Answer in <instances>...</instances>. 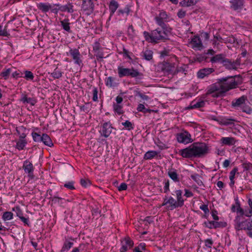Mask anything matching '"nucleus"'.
I'll return each mask as SVG.
<instances>
[{"label":"nucleus","instance_id":"nucleus-13","mask_svg":"<svg viewBox=\"0 0 252 252\" xmlns=\"http://www.w3.org/2000/svg\"><path fill=\"white\" fill-rule=\"evenodd\" d=\"M22 168L25 173L28 174V176L30 178H33L34 167L31 161L28 159L25 160L23 162Z\"/></svg>","mask_w":252,"mask_h":252},{"label":"nucleus","instance_id":"nucleus-61","mask_svg":"<svg viewBox=\"0 0 252 252\" xmlns=\"http://www.w3.org/2000/svg\"><path fill=\"white\" fill-rule=\"evenodd\" d=\"M12 210L16 212L17 216L18 217L19 219H20V217H23L22 211L19 207H17L16 208H14Z\"/></svg>","mask_w":252,"mask_h":252},{"label":"nucleus","instance_id":"nucleus-18","mask_svg":"<svg viewBox=\"0 0 252 252\" xmlns=\"http://www.w3.org/2000/svg\"><path fill=\"white\" fill-rule=\"evenodd\" d=\"M247 97L245 95L234 99L231 103L233 107L235 108L237 110H239L241 107L247 101Z\"/></svg>","mask_w":252,"mask_h":252},{"label":"nucleus","instance_id":"nucleus-30","mask_svg":"<svg viewBox=\"0 0 252 252\" xmlns=\"http://www.w3.org/2000/svg\"><path fill=\"white\" fill-rule=\"evenodd\" d=\"M238 110L242 111L248 114H251L252 113V108L251 107L250 103L248 100L247 101H245L244 104H243Z\"/></svg>","mask_w":252,"mask_h":252},{"label":"nucleus","instance_id":"nucleus-54","mask_svg":"<svg viewBox=\"0 0 252 252\" xmlns=\"http://www.w3.org/2000/svg\"><path fill=\"white\" fill-rule=\"evenodd\" d=\"M163 184H164V187H163L164 192L165 193H167L170 190V189H169V185H170L169 181L168 180H164V181H163Z\"/></svg>","mask_w":252,"mask_h":252},{"label":"nucleus","instance_id":"nucleus-2","mask_svg":"<svg viewBox=\"0 0 252 252\" xmlns=\"http://www.w3.org/2000/svg\"><path fill=\"white\" fill-rule=\"evenodd\" d=\"M209 147L203 142H194L188 147L181 149L179 154L184 158H199L204 157L208 153Z\"/></svg>","mask_w":252,"mask_h":252},{"label":"nucleus","instance_id":"nucleus-26","mask_svg":"<svg viewBox=\"0 0 252 252\" xmlns=\"http://www.w3.org/2000/svg\"><path fill=\"white\" fill-rule=\"evenodd\" d=\"M140 56L143 59L147 61H150L153 59V52L152 50L148 49L143 50L140 53Z\"/></svg>","mask_w":252,"mask_h":252},{"label":"nucleus","instance_id":"nucleus-52","mask_svg":"<svg viewBox=\"0 0 252 252\" xmlns=\"http://www.w3.org/2000/svg\"><path fill=\"white\" fill-rule=\"evenodd\" d=\"M74 182L73 181H69V182H67L65 183L64 184L63 186H64V187H65L68 189L73 190V189H75V187L74 186Z\"/></svg>","mask_w":252,"mask_h":252},{"label":"nucleus","instance_id":"nucleus-14","mask_svg":"<svg viewBox=\"0 0 252 252\" xmlns=\"http://www.w3.org/2000/svg\"><path fill=\"white\" fill-rule=\"evenodd\" d=\"M168 16L166 12L161 11L159 14L157 15L155 20L158 25L159 27H168L165 22L167 21Z\"/></svg>","mask_w":252,"mask_h":252},{"label":"nucleus","instance_id":"nucleus-44","mask_svg":"<svg viewBox=\"0 0 252 252\" xmlns=\"http://www.w3.org/2000/svg\"><path fill=\"white\" fill-rule=\"evenodd\" d=\"M13 218V214L11 212H5L2 216V219L4 221L10 220Z\"/></svg>","mask_w":252,"mask_h":252},{"label":"nucleus","instance_id":"nucleus-22","mask_svg":"<svg viewBox=\"0 0 252 252\" xmlns=\"http://www.w3.org/2000/svg\"><path fill=\"white\" fill-rule=\"evenodd\" d=\"M222 145L233 146L236 143V140L232 137H222L220 139Z\"/></svg>","mask_w":252,"mask_h":252},{"label":"nucleus","instance_id":"nucleus-42","mask_svg":"<svg viewBox=\"0 0 252 252\" xmlns=\"http://www.w3.org/2000/svg\"><path fill=\"white\" fill-rule=\"evenodd\" d=\"M197 1V0H182L180 3L182 6L189 7L194 5Z\"/></svg>","mask_w":252,"mask_h":252},{"label":"nucleus","instance_id":"nucleus-3","mask_svg":"<svg viewBox=\"0 0 252 252\" xmlns=\"http://www.w3.org/2000/svg\"><path fill=\"white\" fill-rule=\"evenodd\" d=\"M171 32V29L169 27H159L152 31L151 33L144 31L143 35L146 41L157 43L159 40L167 39Z\"/></svg>","mask_w":252,"mask_h":252},{"label":"nucleus","instance_id":"nucleus-36","mask_svg":"<svg viewBox=\"0 0 252 252\" xmlns=\"http://www.w3.org/2000/svg\"><path fill=\"white\" fill-rule=\"evenodd\" d=\"M16 144L15 146V148L19 151H21L23 150L26 147L27 144V141L26 140L18 139V140L16 141Z\"/></svg>","mask_w":252,"mask_h":252},{"label":"nucleus","instance_id":"nucleus-60","mask_svg":"<svg viewBox=\"0 0 252 252\" xmlns=\"http://www.w3.org/2000/svg\"><path fill=\"white\" fill-rule=\"evenodd\" d=\"M199 209L201 210H202L204 214H208L209 212V210L208 207V205L206 204H202L200 206Z\"/></svg>","mask_w":252,"mask_h":252},{"label":"nucleus","instance_id":"nucleus-37","mask_svg":"<svg viewBox=\"0 0 252 252\" xmlns=\"http://www.w3.org/2000/svg\"><path fill=\"white\" fill-rule=\"evenodd\" d=\"M190 177L198 186L204 187L202 181V177L199 174L196 173L192 174Z\"/></svg>","mask_w":252,"mask_h":252},{"label":"nucleus","instance_id":"nucleus-39","mask_svg":"<svg viewBox=\"0 0 252 252\" xmlns=\"http://www.w3.org/2000/svg\"><path fill=\"white\" fill-rule=\"evenodd\" d=\"M61 24L64 31L68 32H71L70 23L68 19H64V20L61 21Z\"/></svg>","mask_w":252,"mask_h":252},{"label":"nucleus","instance_id":"nucleus-56","mask_svg":"<svg viewBox=\"0 0 252 252\" xmlns=\"http://www.w3.org/2000/svg\"><path fill=\"white\" fill-rule=\"evenodd\" d=\"M89 103H86L85 105H79V107L80 110L82 112H88L89 111Z\"/></svg>","mask_w":252,"mask_h":252},{"label":"nucleus","instance_id":"nucleus-41","mask_svg":"<svg viewBox=\"0 0 252 252\" xmlns=\"http://www.w3.org/2000/svg\"><path fill=\"white\" fill-rule=\"evenodd\" d=\"M223 64L229 69H236L238 66V64L236 63L231 62L227 59Z\"/></svg>","mask_w":252,"mask_h":252},{"label":"nucleus","instance_id":"nucleus-33","mask_svg":"<svg viewBox=\"0 0 252 252\" xmlns=\"http://www.w3.org/2000/svg\"><path fill=\"white\" fill-rule=\"evenodd\" d=\"M60 11L62 12H67L72 13L74 12L73 6L72 3H68L65 5H61L60 6Z\"/></svg>","mask_w":252,"mask_h":252},{"label":"nucleus","instance_id":"nucleus-12","mask_svg":"<svg viewBox=\"0 0 252 252\" xmlns=\"http://www.w3.org/2000/svg\"><path fill=\"white\" fill-rule=\"evenodd\" d=\"M121 247L120 249V252H126L132 248L134 243L128 237L124 238L121 242Z\"/></svg>","mask_w":252,"mask_h":252},{"label":"nucleus","instance_id":"nucleus-6","mask_svg":"<svg viewBox=\"0 0 252 252\" xmlns=\"http://www.w3.org/2000/svg\"><path fill=\"white\" fill-rule=\"evenodd\" d=\"M118 74L120 78L125 76H131V77L135 78L140 75V73L138 70L133 68H125L123 66H118Z\"/></svg>","mask_w":252,"mask_h":252},{"label":"nucleus","instance_id":"nucleus-45","mask_svg":"<svg viewBox=\"0 0 252 252\" xmlns=\"http://www.w3.org/2000/svg\"><path fill=\"white\" fill-rule=\"evenodd\" d=\"M122 54L124 58H127L129 60L132 61L131 56H133V53L129 52L128 50L126 49L124 47L123 48Z\"/></svg>","mask_w":252,"mask_h":252},{"label":"nucleus","instance_id":"nucleus-40","mask_svg":"<svg viewBox=\"0 0 252 252\" xmlns=\"http://www.w3.org/2000/svg\"><path fill=\"white\" fill-rule=\"evenodd\" d=\"M11 71V68H5L0 73V76L4 80H7Z\"/></svg>","mask_w":252,"mask_h":252},{"label":"nucleus","instance_id":"nucleus-64","mask_svg":"<svg viewBox=\"0 0 252 252\" xmlns=\"http://www.w3.org/2000/svg\"><path fill=\"white\" fill-rule=\"evenodd\" d=\"M184 191V196H186L187 198H189L193 196V194L191 192V191H190L189 189H185Z\"/></svg>","mask_w":252,"mask_h":252},{"label":"nucleus","instance_id":"nucleus-20","mask_svg":"<svg viewBox=\"0 0 252 252\" xmlns=\"http://www.w3.org/2000/svg\"><path fill=\"white\" fill-rule=\"evenodd\" d=\"M105 85L108 88H115L119 85L118 81L116 77L109 76L105 79Z\"/></svg>","mask_w":252,"mask_h":252},{"label":"nucleus","instance_id":"nucleus-55","mask_svg":"<svg viewBox=\"0 0 252 252\" xmlns=\"http://www.w3.org/2000/svg\"><path fill=\"white\" fill-rule=\"evenodd\" d=\"M61 6V4L59 3H56L53 4L52 6V8L50 9L52 12L57 14L59 12V11H60V6Z\"/></svg>","mask_w":252,"mask_h":252},{"label":"nucleus","instance_id":"nucleus-31","mask_svg":"<svg viewBox=\"0 0 252 252\" xmlns=\"http://www.w3.org/2000/svg\"><path fill=\"white\" fill-rule=\"evenodd\" d=\"M50 199L53 203L60 205L63 204V201L65 200L64 198L60 197L58 192H56L53 196L50 197Z\"/></svg>","mask_w":252,"mask_h":252},{"label":"nucleus","instance_id":"nucleus-28","mask_svg":"<svg viewBox=\"0 0 252 252\" xmlns=\"http://www.w3.org/2000/svg\"><path fill=\"white\" fill-rule=\"evenodd\" d=\"M159 152L156 151L150 150L147 151L143 156L144 160H151L158 156Z\"/></svg>","mask_w":252,"mask_h":252},{"label":"nucleus","instance_id":"nucleus-43","mask_svg":"<svg viewBox=\"0 0 252 252\" xmlns=\"http://www.w3.org/2000/svg\"><path fill=\"white\" fill-rule=\"evenodd\" d=\"M205 102L203 100L193 101L190 104L191 108H198L204 106Z\"/></svg>","mask_w":252,"mask_h":252},{"label":"nucleus","instance_id":"nucleus-24","mask_svg":"<svg viewBox=\"0 0 252 252\" xmlns=\"http://www.w3.org/2000/svg\"><path fill=\"white\" fill-rule=\"evenodd\" d=\"M36 6L38 9L44 13L48 12L52 7V5L48 2H40L37 3Z\"/></svg>","mask_w":252,"mask_h":252},{"label":"nucleus","instance_id":"nucleus-38","mask_svg":"<svg viewBox=\"0 0 252 252\" xmlns=\"http://www.w3.org/2000/svg\"><path fill=\"white\" fill-rule=\"evenodd\" d=\"M113 108L114 112L118 115L122 114L124 112L123 104H113Z\"/></svg>","mask_w":252,"mask_h":252},{"label":"nucleus","instance_id":"nucleus-51","mask_svg":"<svg viewBox=\"0 0 252 252\" xmlns=\"http://www.w3.org/2000/svg\"><path fill=\"white\" fill-rule=\"evenodd\" d=\"M80 184L84 188H87L91 184V181L89 180L85 179H81L80 180Z\"/></svg>","mask_w":252,"mask_h":252},{"label":"nucleus","instance_id":"nucleus-53","mask_svg":"<svg viewBox=\"0 0 252 252\" xmlns=\"http://www.w3.org/2000/svg\"><path fill=\"white\" fill-rule=\"evenodd\" d=\"M244 171H249L252 170V163L250 162H244L242 164Z\"/></svg>","mask_w":252,"mask_h":252},{"label":"nucleus","instance_id":"nucleus-59","mask_svg":"<svg viewBox=\"0 0 252 252\" xmlns=\"http://www.w3.org/2000/svg\"><path fill=\"white\" fill-rule=\"evenodd\" d=\"M238 171V168L237 167L234 168L230 172L229 179L230 180H234L235 176Z\"/></svg>","mask_w":252,"mask_h":252},{"label":"nucleus","instance_id":"nucleus-17","mask_svg":"<svg viewBox=\"0 0 252 252\" xmlns=\"http://www.w3.org/2000/svg\"><path fill=\"white\" fill-rule=\"evenodd\" d=\"M190 44L192 48L194 50H200L203 47L202 41L197 35H194L191 38Z\"/></svg>","mask_w":252,"mask_h":252},{"label":"nucleus","instance_id":"nucleus-7","mask_svg":"<svg viewBox=\"0 0 252 252\" xmlns=\"http://www.w3.org/2000/svg\"><path fill=\"white\" fill-rule=\"evenodd\" d=\"M66 55L71 57L75 64L79 66L83 65L82 56L78 49L69 48V51L66 53Z\"/></svg>","mask_w":252,"mask_h":252},{"label":"nucleus","instance_id":"nucleus-58","mask_svg":"<svg viewBox=\"0 0 252 252\" xmlns=\"http://www.w3.org/2000/svg\"><path fill=\"white\" fill-rule=\"evenodd\" d=\"M93 100L94 101L96 102L98 101V90L97 88L96 87H94L93 90Z\"/></svg>","mask_w":252,"mask_h":252},{"label":"nucleus","instance_id":"nucleus-10","mask_svg":"<svg viewBox=\"0 0 252 252\" xmlns=\"http://www.w3.org/2000/svg\"><path fill=\"white\" fill-rule=\"evenodd\" d=\"M177 141L180 143L187 144L193 141L190 134L187 131H184L177 134Z\"/></svg>","mask_w":252,"mask_h":252},{"label":"nucleus","instance_id":"nucleus-5","mask_svg":"<svg viewBox=\"0 0 252 252\" xmlns=\"http://www.w3.org/2000/svg\"><path fill=\"white\" fill-rule=\"evenodd\" d=\"M31 134L33 140L35 142H42L45 145L49 147H52L54 146V144L51 138L48 134L46 133H43L41 135L39 133L35 132H32Z\"/></svg>","mask_w":252,"mask_h":252},{"label":"nucleus","instance_id":"nucleus-63","mask_svg":"<svg viewBox=\"0 0 252 252\" xmlns=\"http://www.w3.org/2000/svg\"><path fill=\"white\" fill-rule=\"evenodd\" d=\"M23 73L21 72L15 71L12 73V76L13 78H18L20 77H23Z\"/></svg>","mask_w":252,"mask_h":252},{"label":"nucleus","instance_id":"nucleus-49","mask_svg":"<svg viewBox=\"0 0 252 252\" xmlns=\"http://www.w3.org/2000/svg\"><path fill=\"white\" fill-rule=\"evenodd\" d=\"M135 34H136L133 27L132 25L129 26L127 29L128 36L130 38H132L135 36Z\"/></svg>","mask_w":252,"mask_h":252},{"label":"nucleus","instance_id":"nucleus-46","mask_svg":"<svg viewBox=\"0 0 252 252\" xmlns=\"http://www.w3.org/2000/svg\"><path fill=\"white\" fill-rule=\"evenodd\" d=\"M25 76H23L27 80L32 81L34 78L33 74L29 70H26L24 71Z\"/></svg>","mask_w":252,"mask_h":252},{"label":"nucleus","instance_id":"nucleus-23","mask_svg":"<svg viewBox=\"0 0 252 252\" xmlns=\"http://www.w3.org/2000/svg\"><path fill=\"white\" fill-rule=\"evenodd\" d=\"M214 69L212 68H205L200 69L197 72V77L199 78H204L205 77L208 76L213 72Z\"/></svg>","mask_w":252,"mask_h":252},{"label":"nucleus","instance_id":"nucleus-32","mask_svg":"<svg viewBox=\"0 0 252 252\" xmlns=\"http://www.w3.org/2000/svg\"><path fill=\"white\" fill-rule=\"evenodd\" d=\"M203 224L204 226L209 229L217 228L220 227V223L217 221H206Z\"/></svg>","mask_w":252,"mask_h":252},{"label":"nucleus","instance_id":"nucleus-57","mask_svg":"<svg viewBox=\"0 0 252 252\" xmlns=\"http://www.w3.org/2000/svg\"><path fill=\"white\" fill-rule=\"evenodd\" d=\"M237 205L236 212L239 213L241 216H243L245 214L244 211L240 206V204L239 201H237L236 203Z\"/></svg>","mask_w":252,"mask_h":252},{"label":"nucleus","instance_id":"nucleus-62","mask_svg":"<svg viewBox=\"0 0 252 252\" xmlns=\"http://www.w3.org/2000/svg\"><path fill=\"white\" fill-rule=\"evenodd\" d=\"M205 245L208 248H211L213 244V241L212 239H207L204 241Z\"/></svg>","mask_w":252,"mask_h":252},{"label":"nucleus","instance_id":"nucleus-15","mask_svg":"<svg viewBox=\"0 0 252 252\" xmlns=\"http://www.w3.org/2000/svg\"><path fill=\"white\" fill-rule=\"evenodd\" d=\"M74 239L71 236L65 237L61 252H67L74 245Z\"/></svg>","mask_w":252,"mask_h":252},{"label":"nucleus","instance_id":"nucleus-19","mask_svg":"<svg viewBox=\"0 0 252 252\" xmlns=\"http://www.w3.org/2000/svg\"><path fill=\"white\" fill-rule=\"evenodd\" d=\"M183 191L180 189H176L172 193V194L176 197L177 202H178L182 207L184 206L185 201L183 198Z\"/></svg>","mask_w":252,"mask_h":252},{"label":"nucleus","instance_id":"nucleus-1","mask_svg":"<svg viewBox=\"0 0 252 252\" xmlns=\"http://www.w3.org/2000/svg\"><path fill=\"white\" fill-rule=\"evenodd\" d=\"M239 83L235 76H229L220 79V81L210 86L207 94L213 97H219L223 95L227 91L236 88Z\"/></svg>","mask_w":252,"mask_h":252},{"label":"nucleus","instance_id":"nucleus-35","mask_svg":"<svg viewBox=\"0 0 252 252\" xmlns=\"http://www.w3.org/2000/svg\"><path fill=\"white\" fill-rule=\"evenodd\" d=\"M63 72L61 69L56 67L53 71L50 73V76L52 77L54 79H59L63 76Z\"/></svg>","mask_w":252,"mask_h":252},{"label":"nucleus","instance_id":"nucleus-50","mask_svg":"<svg viewBox=\"0 0 252 252\" xmlns=\"http://www.w3.org/2000/svg\"><path fill=\"white\" fill-rule=\"evenodd\" d=\"M235 120L231 118H223L222 119L221 123L225 126L231 125L234 124Z\"/></svg>","mask_w":252,"mask_h":252},{"label":"nucleus","instance_id":"nucleus-25","mask_svg":"<svg viewBox=\"0 0 252 252\" xmlns=\"http://www.w3.org/2000/svg\"><path fill=\"white\" fill-rule=\"evenodd\" d=\"M231 7L234 10L241 9L242 8L244 1L243 0H231Z\"/></svg>","mask_w":252,"mask_h":252},{"label":"nucleus","instance_id":"nucleus-27","mask_svg":"<svg viewBox=\"0 0 252 252\" xmlns=\"http://www.w3.org/2000/svg\"><path fill=\"white\" fill-rule=\"evenodd\" d=\"M226 59L223 54H218L211 58L210 61L212 63H222L224 64Z\"/></svg>","mask_w":252,"mask_h":252},{"label":"nucleus","instance_id":"nucleus-21","mask_svg":"<svg viewBox=\"0 0 252 252\" xmlns=\"http://www.w3.org/2000/svg\"><path fill=\"white\" fill-rule=\"evenodd\" d=\"M20 100L24 104H30L32 106H34L36 103V100L35 98L28 97L27 94H21Z\"/></svg>","mask_w":252,"mask_h":252},{"label":"nucleus","instance_id":"nucleus-11","mask_svg":"<svg viewBox=\"0 0 252 252\" xmlns=\"http://www.w3.org/2000/svg\"><path fill=\"white\" fill-rule=\"evenodd\" d=\"M82 9L86 12V14L90 15L92 14L94 10V3L93 0H82Z\"/></svg>","mask_w":252,"mask_h":252},{"label":"nucleus","instance_id":"nucleus-8","mask_svg":"<svg viewBox=\"0 0 252 252\" xmlns=\"http://www.w3.org/2000/svg\"><path fill=\"white\" fill-rule=\"evenodd\" d=\"M162 206H166V208L167 210L171 211L177 208L182 207L176 199L171 196H165L163 198Z\"/></svg>","mask_w":252,"mask_h":252},{"label":"nucleus","instance_id":"nucleus-4","mask_svg":"<svg viewBox=\"0 0 252 252\" xmlns=\"http://www.w3.org/2000/svg\"><path fill=\"white\" fill-rule=\"evenodd\" d=\"M234 227L236 230H252V220L246 219L241 221L240 216H237L234 220Z\"/></svg>","mask_w":252,"mask_h":252},{"label":"nucleus","instance_id":"nucleus-9","mask_svg":"<svg viewBox=\"0 0 252 252\" xmlns=\"http://www.w3.org/2000/svg\"><path fill=\"white\" fill-rule=\"evenodd\" d=\"M114 129L110 121L104 122L101 124L100 126L99 132L101 136L107 138L112 132Z\"/></svg>","mask_w":252,"mask_h":252},{"label":"nucleus","instance_id":"nucleus-47","mask_svg":"<svg viewBox=\"0 0 252 252\" xmlns=\"http://www.w3.org/2000/svg\"><path fill=\"white\" fill-rule=\"evenodd\" d=\"M122 125L124 126L125 128L128 130H130L134 128L133 124L129 121H126L122 123Z\"/></svg>","mask_w":252,"mask_h":252},{"label":"nucleus","instance_id":"nucleus-16","mask_svg":"<svg viewBox=\"0 0 252 252\" xmlns=\"http://www.w3.org/2000/svg\"><path fill=\"white\" fill-rule=\"evenodd\" d=\"M93 51L94 52L95 56L97 60H99V59H103L104 58L103 52L102 50L101 45L98 42L95 41L93 44Z\"/></svg>","mask_w":252,"mask_h":252},{"label":"nucleus","instance_id":"nucleus-29","mask_svg":"<svg viewBox=\"0 0 252 252\" xmlns=\"http://www.w3.org/2000/svg\"><path fill=\"white\" fill-rule=\"evenodd\" d=\"M119 4L117 1L115 0H112L110 1L109 5V9L111 16H112L114 14V13L119 7Z\"/></svg>","mask_w":252,"mask_h":252},{"label":"nucleus","instance_id":"nucleus-48","mask_svg":"<svg viewBox=\"0 0 252 252\" xmlns=\"http://www.w3.org/2000/svg\"><path fill=\"white\" fill-rule=\"evenodd\" d=\"M146 250V244L144 243H140L138 246L134 249V252H143Z\"/></svg>","mask_w":252,"mask_h":252},{"label":"nucleus","instance_id":"nucleus-34","mask_svg":"<svg viewBox=\"0 0 252 252\" xmlns=\"http://www.w3.org/2000/svg\"><path fill=\"white\" fill-rule=\"evenodd\" d=\"M167 174L171 179H172L175 182H178L179 181L178 175L177 171L174 169H171L168 170Z\"/></svg>","mask_w":252,"mask_h":252}]
</instances>
